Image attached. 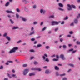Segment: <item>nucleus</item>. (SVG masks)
I'll use <instances>...</instances> for the list:
<instances>
[{
	"label": "nucleus",
	"instance_id": "nucleus-1",
	"mask_svg": "<svg viewBox=\"0 0 80 80\" xmlns=\"http://www.w3.org/2000/svg\"><path fill=\"white\" fill-rule=\"evenodd\" d=\"M29 72V69H25L24 70V71L23 72V74L24 75H26Z\"/></svg>",
	"mask_w": 80,
	"mask_h": 80
},
{
	"label": "nucleus",
	"instance_id": "nucleus-2",
	"mask_svg": "<svg viewBox=\"0 0 80 80\" xmlns=\"http://www.w3.org/2000/svg\"><path fill=\"white\" fill-rule=\"evenodd\" d=\"M60 23V22L52 21V26L55 25H58V23Z\"/></svg>",
	"mask_w": 80,
	"mask_h": 80
},
{
	"label": "nucleus",
	"instance_id": "nucleus-3",
	"mask_svg": "<svg viewBox=\"0 0 80 80\" xmlns=\"http://www.w3.org/2000/svg\"><path fill=\"white\" fill-rule=\"evenodd\" d=\"M32 70H38V71H41V69L38 68H31Z\"/></svg>",
	"mask_w": 80,
	"mask_h": 80
},
{
	"label": "nucleus",
	"instance_id": "nucleus-4",
	"mask_svg": "<svg viewBox=\"0 0 80 80\" xmlns=\"http://www.w3.org/2000/svg\"><path fill=\"white\" fill-rule=\"evenodd\" d=\"M68 8H67V9L68 10L70 11V10H72V7L71 6V5L70 4H68Z\"/></svg>",
	"mask_w": 80,
	"mask_h": 80
},
{
	"label": "nucleus",
	"instance_id": "nucleus-5",
	"mask_svg": "<svg viewBox=\"0 0 80 80\" xmlns=\"http://www.w3.org/2000/svg\"><path fill=\"white\" fill-rule=\"evenodd\" d=\"M60 57L62 59V60H65V58L64 57V55L63 54H61L60 55Z\"/></svg>",
	"mask_w": 80,
	"mask_h": 80
},
{
	"label": "nucleus",
	"instance_id": "nucleus-6",
	"mask_svg": "<svg viewBox=\"0 0 80 80\" xmlns=\"http://www.w3.org/2000/svg\"><path fill=\"white\" fill-rule=\"evenodd\" d=\"M16 52V51L13 49H12L9 52V53H15Z\"/></svg>",
	"mask_w": 80,
	"mask_h": 80
},
{
	"label": "nucleus",
	"instance_id": "nucleus-7",
	"mask_svg": "<svg viewBox=\"0 0 80 80\" xmlns=\"http://www.w3.org/2000/svg\"><path fill=\"white\" fill-rule=\"evenodd\" d=\"M22 2H23V3H26V4H27V3H29V1H27L26 0H23Z\"/></svg>",
	"mask_w": 80,
	"mask_h": 80
},
{
	"label": "nucleus",
	"instance_id": "nucleus-8",
	"mask_svg": "<svg viewBox=\"0 0 80 80\" xmlns=\"http://www.w3.org/2000/svg\"><path fill=\"white\" fill-rule=\"evenodd\" d=\"M18 28H19V27H18L17 26L15 27V26H14L12 27V30H14V29H18Z\"/></svg>",
	"mask_w": 80,
	"mask_h": 80
},
{
	"label": "nucleus",
	"instance_id": "nucleus-9",
	"mask_svg": "<svg viewBox=\"0 0 80 80\" xmlns=\"http://www.w3.org/2000/svg\"><path fill=\"white\" fill-rule=\"evenodd\" d=\"M6 12L8 13H13L12 12V11H8V10H7Z\"/></svg>",
	"mask_w": 80,
	"mask_h": 80
},
{
	"label": "nucleus",
	"instance_id": "nucleus-10",
	"mask_svg": "<svg viewBox=\"0 0 80 80\" xmlns=\"http://www.w3.org/2000/svg\"><path fill=\"white\" fill-rule=\"evenodd\" d=\"M74 22L75 23H78V19H76L74 20Z\"/></svg>",
	"mask_w": 80,
	"mask_h": 80
},
{
	"label": "nucleus",
	"instance_id": "nucleus-11",
	"mask_svg": "<svg viewBox=\"0 0 80 80\" xmlns=\"http://www.w3.org/2000/svg\"><path fill=\"white\" fill-rule=\"evenodd\" d=\"M20 18H22V21H23L24 22H25V21H27V20L26 18H23L22 17H21Z\"/></svg>",
	"mask_w": 80,
	"mask_h": 80
},
{
	"label": "nucleus",
	"instance_id": "nucleus-12",
	"mask_svg": "<svg viewBox=\"0 0 80 80\" xmlns=\"http://www.w3.org/2000/svg\"><path fill=\"white\" fill-rule=\"evenodd\" d=\"M35 33V31H33L32 32H31L29 35H32Z\"/></svg>",
	"mask_w": 80,
	"mask_h": 80
},
{
	"label": "nucleus",
	"instance_id": "nucleus-13",
	"mask_svg": "<svg viewBox=\"0 0 80 80\" xmlns=\"http://www.w3.org/2000/svg\"><path fill=\"white\" fill-rule=\"evenodd\" d=\"M54 68L55 70H59V68H58V67H57V66H55Z\"/></svg>",
	"mask_w": 80,
	"mask_h": 80
},
{
	"label": "nucleus",
	"instance_id": "nucleus-14",
	"mask_svg": "<svg viewBox=\"0 0 80 80\" xmlns=\"http://www.w3.org/2000/svg\"><path fill=\"white\" fill-rule=\"evenodd\" d=\"M58 5H59V6L60 7H63V4L61 3H59Z\"/></svg>",
	"mask_w": 80,
	"mask_h": 80
},
{
	"label": "nucleus",
	"instance_id": "nucleus-15",
	"mask_svg": "<svg viewBox=\"0 0 80 80\" xmlns=\"http://www.w3.org/2000/svg\"><path fill=\"white\" fill-rule=\"evenodd\" d=\"M58 9L59 10H61V11H64V9H63L62 8H58Z\"/></svg>",
	"mask_w": 80,
	"mask_h": 80
},
{
	"label": "nucleus",
	"instance_id": "nucleus-16",
	"mask_svg": "<svg viewBox=\"0 0 80 80\" xmlns=\"http://www.w3.org/2000/svg\"><path fill=\"white\" fill-rule=\"evenodd\" d=\"M13 49L15 51L17 50H18V47H14Z\"/></svg>",
	"mask_w": 80,
	"mask_h": 80
},
{
	"label": "nucleus",
	"instance_id": "nucleus-17",
	"mask_svg": "<svg viewBox=\"0 0 80 80\" xmlns=\"http://www.w3.org/2000/svg\"><path fill=\"white\" fill-rule=\"evenodd\" d=\"M71 7H72V8H76V6H75L73 5H71Z\"/></svg>",
	"mask_w": 80,
	"mask_h": 80
},
{
	"label": "nucleus",
	"instance_id": "nucleus-18",
	"mask_svg": "<svg viewBox=\"0 0 80 80\" xmlns=\"http://www.w3.org/2000/svg\"><path fill=\"white\" fill-rule=\"evenodd\" d=\"M9 5V2H7L6 4H5V6L6 7H8Z\"/></svg>",
	"mask_w": 80,
	"mask_h": 80
},
{
	"label": "nucleus",
	"instance_id": "nucleus-19",
	"mask_svg": "<svg viewBox=\"0 0 80 80\" xmlns=\"http://www.w3.org/2000/svg\"><path fill=\"white\" fill-rule=\"evenodd\" d=\"M42 46V45L41 44H38L37 45V47H41Z\"/></svg>",
	"mask_w": 80,
	"mask_h": 80
},
{
	"label": "nucleus",
	"instance_id": "nucleus-20",
	"mask_svg": "<svg viewBox=\"0 0 80 80\" xmlns=\"http://www.w3.org/2000/svg\"><path fill=\"white\" fill-rule=\"evenodd\" d=\"M45 73L47 74L50 73V72H49V70H46Z\"/></svg>",
	"mask_w": 80,
	"mask_h": 80
},
{
	"label": "nucleus",
	"instance_id": "nucleus-21",
	"mask_svg": "<svg viewBox=\"0 0 80 80\" xmlns=\"http://www.w3.org/2000/svg\"><path fill=\"white\" fill-rule=\"evenodd\" d=\"M49 18H54V16L51 15L49 17Z\"/></svg>",
	"mask_w": 80,
	"mask_h": 80
},
{
	"label": "nucleus",
	"instance_id": "nucleus-22",
	"mask_svg": "<svg viewBox=\"0 0 80 80\" xmlns=\"http://www.w3.org/2000/svg\"><path fill=\"white\" fill-rule=\"evenodd\" d=\"M73 49L71 48L68 51V52H72V51H73Z\"/></svg>",
	"mask_w": 80,
	"mask_h": 80
},
{
	"label": "nucleus",
	"instance_id": "nucleus-23",
	"mask_svg": "<svg viewBox=\"0 0 80 80\" xmlns=\"http://www.w3.org/2000/svg\"><path fill=\"white\" fill-rule=\"evenodd\" d=\"M6 38L8 39V40H10V38L8 36H6Z\"/></svg>",
	"mask_w": 80,
	"mask_h": 80
},
{
	"label": "nucleus",
	"instance_id": "nucleus-24",
	"mask_svg": "<svg viewBox=\"0 0 80 80\" xmlns=\"http://www.w3.org/2000/svg\"><path fill=\"white\" fill-rule=\"evenodd\" d=\"M58 59H57V58H54V59H53V61H58Z\"/></svg>",
	"mask_w": 80,
	"mask_h": 80
},
{
	"label": "nucleus",
	"instance_id": "nucleus-25",
	"mask_svg": "<svg viewBox=\"0 0 80 80\" xmlns=\"http://www.w3.org/2000/svg\"><path fill=\"white\" fill-rule=\"evenodd\" d=\"M32 75H35V73H30L29 74V76H32Z\"/></svg>",
	"mask_w": 80,
	"mask_h": 80
},
{
	"label": "nucleus",
	"instance_id": "nucleus-26",
	"mask_svg": "<svg viewBox=\"0 0 80 80\" xmlns=\"http://www.w3.org/2000/svg\"><path fill=\"white\" fill-rule=\"evenodd\" d=\"M16 74H12V77H15V78H17V77L16 76Z\"/></svg>",
	"mask_w": 80,
	"mask_h": 80
},
{
	"label": "nucleus",
	"instance_id": "nucleus-27",
	"mask_svg": "<svg viewBox=\"0 0 80 80\" xmlns=\"http://www.w3.org/2000/svg\"><path fill=\"white\" fill-rule=\"evenodd\" d=\"M7 35V33H5L3 35V37H6Z\"/></svg>",
	"mask_w": 80,
	"mask_h": 80
},
{
	"label": "nucleus",
	"instance_id": "nucleus-28",
	"mask_svg": "<svg viewBox=\"0 0 80 80\" xmlns=\"http://www.w3.org/2000/svg\"><path fill=\"white\" fill-rule=\"evenodd\" d=\"M38 23V22H37L35 21L34 22L33 24V25H36V24H37Z\"/></svg>",
	"mask_w": 80,
	"mask_h": 80
},
{
	"label": "nucleus",
	"instance_id": "nucleus-29",
	"mask_svg": "<svg viewBox=\"0 0 80 80\" xmlns=\"http://www.w3.org/2000/svg\"><path fill=\"white\" fill-rule=\"evenodd\" d=\"M10 21L11 22L12 24L14 23V22H13V20H12V19H10Z\"/></svg>",
	"mask_w": 80,
	"mask_h": 80
},
{
	"label": "nucleus",
	"instance_id": "nucleus-30",
	"mask_svg": "<svg viewBox=\"0 0 80 80\" xmlns=\"http://www.w3.org/2000/svg\"><path fill=\"white\" fill-rule=\"evenodd\" d=\"M27 66V64H24L23 65V67H26Z\"/></svg>",
	"mask_w": 80,
	"mask_h": 80
},
{
	"label": "nucleus",
	"instance_id": "nucleus-31",
	"mask_svg": "<svg viewBox=\"0 0 80 80\" xmlns=\"http://www.w3.org/2000/svg\"><path fill=\"white\" fill-rule=\"evenodd\" d=\"M69 65H70V66H71V67H74V66L72 64H69Z\"/></svg>",
	"mask_w": 80,
	"mask_h": 80
},
{
	"label": "nucleus",
	"instance_id": "nucleus-32",
	"mask_svg": "<svg viewBox=\"0 0 80 80\" xmlns=\"http://www.w3.org/2000/svg\"><path fill=\"white\" fill-rule=\"evenodd\" d=\"M45 61L46 62H49V60H48V58H46V59L45 60Z\"/></svg>",
	"mask_w": 80,
	"mask_h": 80
},
{
	"label": "nucleus",
	"instance_id": "nucleus-33",
	"mask_svg": "<svg viewBox=\"0 0 80 80\" xmlns=\"http://www.w3.org/2000/svg\"><path fill=\"white\" fill-rule=\"evenodd\" d=\"M43 9H41L40 11V12L41 13H43Z\"/></svg>",
	"mask_w": 80,
	"mask_h": 80
},
{
	"label": "nucleus",
	"instance_id": "nucleus-34",
	"mask_svg": "<svg viewBox=\"0 0 80 80\" xmlns=\"http://www.w3.org/2000/svg\"><path fill=\"white\" fill-rule=\"evenodd\" d=\"M8 77H9V78H12V76H10V75L9 74H8Z\"/></svg>",
	"mask_w": 80,
	"mask_h": 80
},
{
	"label": "nucleus",
	"instance_id": "nucleus-35",
	"mask_svg": "<svg viewBox=\"0 0 80 80\" xmlns=\"http://www.w3.org/2000/svg\"><path fill=\"white\" fill-rule=\"evenodd\" d=\"M63 48H67V46H66V45H63Z\"/></svg>",
	"mask_w": 80,
	"mask_h": 80
},
{
	"label": "nucleus",
	"instance_id": "nucleus-36",
	"mask_svg": "<svg viewBox=\"0 0 80 80\" xmlns=\"http://www.w3.org/2000/svg\"><path fill=\"white\" fill-rule=\"evenodd\" d=\"M59 40L61 42H63V39L62 38H61L59 39Z\"/></svg>",
	"mask_w": 80,
	"mask_h": 80
},
{
	"label": "nucleus",
	"instance_id": "nucleus-37",
	"mask_svg": "<svg viewBox=\"0 0 80 80\" xmlns=\"http://www.w3.org/2000/svg\"><path fill=\"white\" fill-rule=\"evenodd\" d=\"M16 17L17 18H18L19 17V15H18V14H16Z\"/></svg>",
	"mask_w": 80,
	"mask_h": 80
},
{
	"label": "nucleus",
	"instance_id": "nucleus-38",
	"mask_svg": "<svg viewBox=\"0 0 80 80\" xmlns=\"http://www.w3.org/2000/svg\"><path fill=\"white\" fill-rule=\"evenodd\" d=\"M16 11L18 12H20V9H19V8H17L16 9Z\"/></svg>",
	"mask_w": 80,
	"mask_h": 80
},
{
	"label": "nucleus",
	"instance_id": "nucleus-39",
	"mask_svg": "<svg viewBox=\"0 0 80 80\" xmlns=\"http://www.w3.org/2000/svg\"><path fill=\"white\" fill-rule=\"evenodd\" d=\"M8 62H9V63H13V61H8Z\"/></svg>",
	"mask_w": 80,
	"mask_h": 80
},
{
	"label": "nucleus",
	"instance_id": "nucleus-40",
	"mask_svg": "<svg viewBox=\"0 0 80 80\" xmlns=\"http://www.w3.org/2000/svg\"><path fill=\"white\" fill-rule=\"evenodd\" d=\"M30 52H35V51H34L33 49L31 50H30Z\"/></svg>",
	"mask_w": 80,
	"mask_h": 80
},
{
	"label": "nucleus",
	"instance_id": "nucleus-41",
	"mask_svg": "<svg viewBox=\"0 0 80 80\" xmlns=\"http://www.w3.org/2000/svg\"><path fill=\"white\" fill-rule=\"evenodd\" d=\"M65 75V74H62L60 75V76L61 77H63V76H64V75Z\"/></svg>",
	"mask_w": 80,
	"mask_h": 80
},
{
	"label": "nucleus",
	"instance_id": "nucleus-42",
	"mask_svg": "<svg viewBox=\"0 0 80 80\" xmlns=\"http://www.w3.org/2000/svg\"><path fill=\"white\" fill-rule=\"evenodd\" d=\"M73 31H70L69 32V33H70V34H73Z\"/></svg>",
	"mask_w": 80,
	"mask_h": 80
},
{
	"label": "nucleus",
	"instance_id": "nucleus-43",
	"mask_svg": "<svg viewBox=\"0 0 80 80\" xmlns=\"http://www.w3.org/2000/svg\"><path fill=\"white\" fill-rule=\"evenodd\" d=\"M45 29H46V27H45L42 29V31H45Z\"/></svg>",
	"mask_w": 80,
	"mask_h": 80
},
{
	"label": "nucleus",
	"instance_id": "nucleus-44",
	"mask_svg": "<svg viewBox=\"0 0 80 80\" xmlns=\"http://www.w3.org/2000/svg\"><path fill=\"white\" fill-rule=\"evenodd\" d=\"M34 65H37V64H38V62H34Z\"/></svg>",
	"mask_w": 80,
	"mask_h": 80
},
{
	"label": "nucleus",
	"instance_id": "nucleus-45",
	"mask_svg": "<svg viewBox=\"0 0 80 80\" xmlns=\"http://www.w3.org/2000/svg\"><path fill=\"white\" fill-rule=\"evenodd\" d=\"M62 80H67V78L65 77V78H63Z\"/></svg>",
	"mask_w": 80,
	"mask_h": 80
},
{
	"label": "nucleus",
	"instance_id": "nucleus-46",
	"mask_svg": "<svg viewBox=\"0 0 80 80\" xmlns=\"http://www.w3.org/2000/svg\"><path fill=\"white\" fill-rule=\"evenodd\" d=\"M3 68V66H1L0 68V69H2Z\"/></svg>",
	"mask_w": 80,
	"mask_h": 80
},
{
	"label": "nucleus",
	"instance_id": "nucleus-47",
	"mask_svg": "<svg viewBox=\"0 0 80 80\" xmlns=\"http://www.w3.org/2000/svg\"><path fill=\"white\" fill-rule=\"evenodd\" d=\"M56 76H58V75H59V74H58V73L57 72H56Z\"/></svg>",
	"mask_w": 80,
	"mask_h": 80
},
{
	"label": "nucleus",
	"instance_id": "nucleus-48",
	"mask_svg": "<svg viewBox=\"0 0 80 80\" xmlns=\"http://www.w3.org/2000/svg\"><path fill=\"white\" fill-rule=\"evenodd\" d=\"M77 43L78 45H80V42L78 41L77 42Z\"/></svg>",
	"mask_w": 80,
	"mask_h": 80
},
{
	"label": "nucleus",
	"instance_id": "nucleus-49",
	"mask_svg": "<svg viewBox=\"0 0 80 80\" xmlns=\"http://www.w3.org/2000/svg\"><path fill=\"white\" fill-rule=\"evenodd\" d=\"M35 38H32L31 39V40L32 41H35Z\"/></svg>",
	"mask_w": 80,
	"mask_h": 80
},
{
	"label": "nucleus",
	"instance_id": "nucleus-50",
	"mask_svg": "<svg viewBox=\"0 0 80 80\" xmlns=\"http://www.w3.org/2000/svg\"><path fill=\"white\" fill-rule=\"evenodd\" d=\"M33 58H34V57H31L30 58V60H32V59H33Z\"/></svg>",
	"mask_w": 80,
	"mask_h": 80
},
{
	"label": "nucleus",
	"instance_id": "nucleus-51",
	"mask_svg": "<svg viewBox=\"0 0 80 80\" xmlns=\"http://www.w3.org/2000/svg\"><path fill=\"white\" fill-rule=\"evenodd\" d=\"M77 52V50L73 51H72V53H75V52Z\"/></svg>",
	"mask_w": 80,
	"mask_h": 80
},
{
	"label": "nucleus",
	"instance_id": "nucleus-52",
	"mask_svg": "<svg viewBox=\"0 0 80 80\" xmlns=\"http://www.w3.org/2000/svg\"><path fill=\"white\" fill-rule=\"evenodd\" d=\"M64 23H65V22H64V21H62V22L61 24V25H63V24H64Z\"/></svg>",
	"mask_w": 80,
	"mask_h": 80
},
{
	"label": "nucleus",
	"instance_id": "nucleus-53",
	"mask_svg": "<svg viewBox=\"0 0 80 80\" xmlns=\"http://www.w3.org/2000/svg\"><path fill=\"white\" fill-rule=\"evenodd\" d=\"M50 47H49L48 46H47L46 47V48H47V49H48Z\"/></svg>",
	"mask_w": 80,
	"mask_h": 80
},
{
	"label": "nucleus",
	"instance_id": "nucleus-54",
	"mask_svg": "<svg viewBox=\"0 0 80 80\" xmlns=\"http://www.w3.org/2000/svg\"><path fill=\"white\" fill-rule=\"evenodd\" d=\"M42 13H43V14H45V13H46V12L45 11L43 10Z\"/></svg>",
	"mask_w": 80,
	"mask_h": 80
},
{
	"label": "nucleus",
	"instance_id": "nucleus-55",
	"mask_svg": "<svg viewBox=\"0 0 80 80\" xmlns=\"http://www.w3.org/2000/svg\"><path fill=\"white\" fill-rule=\"evenodd\" d=\"M20 42H22V41L21 40H20L19 41L17 42L18 43H20Z\"/></svg>",
	"mask_w": 80,
	"mask_h": 80
},
{
	"label": "nucleus",
	"instance_id": "nucleus-56",
	"mask_svg": "<svg viewBox=\"0 0 80 80\" xmlns=\"http://www.w3.org/2000/svg\"><path fill=\"white\" fill-rule=\"evenodd\" d=\"M42 58H43V60H45V58H45V56H42Z\"/></svg>",
	"mask_w": 80,
	"mask_h": 80
},
{
	"label": "nucleus",
	"instance_id": "nucleus-57",
	"mask_svg": "<svg viewBox=\"0 0 80 80\" xmlns=\"http://www.w3.org/2000/svg\"><path fill=\"white\" fill-rule=\"evenodd\" d=\"M43 25V22H42L41 23L40 25Z\"/></svg>",
	"mask_w": 80,
	"mask_h": 80
},
{
	"label": "nucleus",
	"instance_id": "nucleus-58",
	"mask_svg": "<svg viewBox=\"0 0 80 80\" xmlns=\"http://www.w3.org/2000/svg\"><path fill=\"white\" fill-rule=\"evenodd\" d=\"M58 41H54V43H58Z\"/></svg>",
	"mask_w": 80,
	"mask_h": 80
},
{
	"label": "nucleus",
	"instance_id": "nucleus-59",
	"mask_svg": "<svg viewBox=\"0 0 80 80\" xmlns=\"http://www.w3.org/2000/svg\"><path fill=\"white\" fill-rule=\"evenodd\" d=\"M33 8H36V5H34L33 6Z\"/></svg>",
	"mask_w": 80,
	"mask_h": 80
},
{
	"label": "nucleus",
	"instance_id": "nucleus-60",
	"mask_svg": "<svg viewBox=\"0 0 80 80\" xmlns=\"http://www.w3.org/2000/svg\"><path fill=\"white\" fill-rule=\"evenodd\" d=\"M44 55L45 56V57H48V56L46 54H44Z\"/></svg>",
	"mask_w": 80,
	"mask_h": 80
},
{
	"label": "nucleus",
	"instance_id": "nucleus-61",
	"mask_svg": "<svg viewBox=\"0 0 80 80\" xmlns=\"http://www.w3.org/2000/svg\"><path fill=\"white\" fill-rule=\"evenodd\" d=\"M70 71H72V69H69V70L68 71V72H70Z\"/></svg>",
	"mask_w": 80,
	"mask_h": 80
},
{
	"label": "nucleus",
	"instance_id": "nucleus-62",
	"mask_svg": "<svg viewBox=\"0 0 80 80\" xmlns=\"http://www.w3.org/2000/svg\"><path fill=\"white\" fill-rule=\"evenodd\" d=\"M12 72H13V73H15V71L14 69L12 70Z\"/></svg>",
	"mask_w": 80,
	"mask_h": 80
},
{
	"label": "nucleus",
	"instance_id": "nucleus-63",
	"mask_svg": "<svg viewBox=\"0 0 80 80\" xmlns=\"http://www.w3.org/2000/svg\"><path fill=\"white\" fill-rule=\"evenodd\" d=\"M58 30V28H56L55 29V32H56V31H57V30Z\"/></svg>",
	"mask_w": 80,
	"mask_h": 80
},
{
	"label": "nucleus",
	"instance_id": "nucleus-64",
	"mask_svg": "<svg viewBox=\"0 0 80 80\" xmlns=\"http://www.w3.org/2000/svg\"><path fill=\"white\" fill-rule=\"evenodd\" d=\"M41 36H38V37H37V38L38 39H39V38H41Z\"/></svg>",
	"mask_w": 80,
	"mask_h": 80
}]
</instances>
